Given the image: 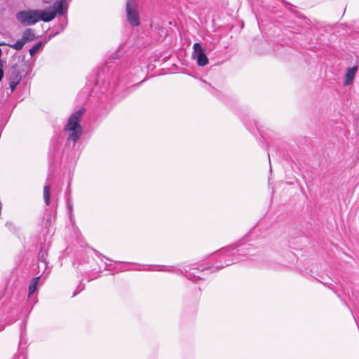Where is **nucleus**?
Masks as SVG:
<instances>
[{
    "mask_svg": "<svg viewBox=\"0 0 359 359\" xmlns=\"http://www.w3.org/2000/svg\"><path fill=\"white\" fill-rule=\"evenodd\" d=\"M55 11L50 12L41 10L23 11L16 14V19L23 25H30L36 23L39 20L49 22L55 18Z\"/></svg>",
    "mask_w": 359,
    "mask_h": 359,
    "instance_id": "1",
    "label": "nucleus"
},
{
    "mask_svg": "<svg viewBox=\"0 0 359 359\" xmlns=\"http://www.w3.org/2000/svg\"><path fill=\"white\" fill-rule=\"evenodd\" d=\"M84 113V109H79L73 113L68 119L65 130L70 132L69 139L76 142L82 133V128L79 121Z\"/></svg>",
    "mask_w": 359,
    "mask_h": 359,
    "instance_id": "2",
    "label": "nucleus"
},
{
    "mask_svg": "<svg viewBox=\"0 0 359 359\" xmlns=\"http://www.w3.org/2000/svg\"><path fill=\"white\" fill-rule=\"evenodd\" d=\"M193 57L196 59L197 64L203 67L208 63V59L205 53V50L200 43H195L193 46Z\"/></svg>",
    "mask_w": 359,
    "mask_h": 359,
    "instance_id": "3",
    "label": "nucleus"
},
{
    "mask_svg": "<svg viewBox=\"0 0 359 359\" xmlns=\"http://www.w3.org/2000/svg\"><path fill=\"white\" fill-rule=\"evenodd\" d=\"M126 12L128 22L135 25V0H128L126 3Z\"/></svg>",
    "mask_w": 359,
    "mask_h": 359,
    "instance_id": "4",
    "label": "nucleus"
},
{
    "mask_svg": "<svg viewBox=\"0 0 359 359\" xmlns=\"http://www.w3.org/2000/svg\"><path fill=\"white\" fill-rule=\"evenodd\" d=\"M357 71H358L357 66H354L351 68L347 69L346 74H345V78H344V85L345 86H348L352 83V81H353V79L355 76Z\"/></svg>",
    "mask_w": 359,
    "mask_h": 359,
    "instance_id": "5",
    "label": "nucleus"
},
{
    "mask_svg": "<svg viewBox=\"0 0 359 359\" xmlns=\"http://www.w3.org/2000/svg\"><path fill=\"white\" fill-rule=\"evenodd\" d=\"M21 80V76L17 70H13L10 76L9 86L13 92Z\"/></svg>",
    "mask_w": 359,
    "mask_h": 359,
    "instance_id": "6",
    "label": "nucleus"
},
{
    "mask_svg": "<svg viewBox=\"0 0 359 359\" xmlns=\"http://www.w3.org/2000/svg\"><path fill=\"white\" fill-rule=\"evenodd\" d=\"M35 38V34L32 29H26L22 33V39L25 43L32 41L34 40Z\"/></svg>",
    "mask_w": 359,
    "mask_h": 359,
    "instance_id": "7",
    "label": "nucleus"
},
{
    "mask_svg": "<svg viewBox=\"0 0 359 359\" xmlns=\"http://www.w3.org/2000/svg\"><path fill=\"white\" fill-rule=\"evenodd\" d=\"M25 44V41L22 39V38L19 40H18L15 43L13 44H10V43H6L5 42H1L0 43V46H10L11 48L15 49V50H21L24 45Z\"/></svg>",
    "mask_w": 359,
    "mask_h": 359,
    "instance_id": "8",
    "label": "nucleus"
},
{
    "mask_svg": "<svg viewBox=\"0 0 359 359\" xmlns=\"http://www.w3.org/2000/svg\"><path fill=\"white\" fill-rule=\"evenodd\" d=\"M50 187L46 185L43 187V199L46 205L50 204Z\"/></svg>",
    "mask_w": 359,
    "mask_h": 359,
    "instance_id": "9",
    "label": "nucleus"
},
{
    "mask_svg": "<svg viewBox=\"0 0 359 359\" xmlns=\"http://www.w3.org/2000/svg\"><path fill=\"white\" fill-rule=\"evenodd\" d=\"M8 316H0V331L4 329L6 324L12 322L8 319Z\"/></svg>",
    "mask_w": 359,
    "mask_h": 359,
    "instance_id": "10",
    "label": "nucleus"
},
{
    "mask_svg": "<svg viewBox=\"0 0 359 359\" xmlns=\"http://www.w3.org/2000/svg\"><path fill=\"white\" fill-rule=\"evenodd\" d=\"M42 46L41 42H38L29 49V54L33 56Z\"/></svg>",
    "mask_w": 359,
    "mask_h": 359,
    "instance_id": "11",
    "label": "nucleus"
},
{
    "mask_svg": "<svg viewBox=\"0 0 359 359\" xmlns=\"http://www.w3.org/2000/svg\"><path fill=\"white\" fill-rule=\"evenodd\" d=\"M36 289V285L34 284H30L29 286V295L30 296L32 294H33Z\"/></svg>",
    "mask_w": 359,
    "mask_h": 359,
    "instance_id": "12",
    "label": "nucleus"
},
{
    "mask_svg": "<svg viewBox=\"0 0 359 359\" xmlns=\"http://www.w3.org/2000/svg\"><path fill=\"white\" fill-rule=\"evenodd\" d=\"M56 11L60 14V15H62L64 11L62 10V4L61 2L58 3V4L57 5V7H56Z\"/></svg>",
    "mask_w": 359,
    "mask_h": 359,
    "instance_id": "13",
    "label": "nucleus"
},
{
    "mask_svg": "<svg viewBox=\"0 0 359 359\" xmlns=\"http://www.w3.org/2000/svg\"><path fill=\"white\" fill-rule=\"evenodd\" d=\"M39 277H35L32 279V284H34V285H37L39 280Z\"/></svg>",
    "mask_w": 359,
    "mask_h": 359,
    "instance_id": "14",
    "label": "nucleus"
},
{
    "mask_svg": "<svg viewBox=\"0 0 359 359\" xmlns=\"http://www.w3.org/2000/svg\"><path fill=\"white\" fill-rule=\"evenodd\" d=\"M135 25L136 26H137L139 25V21H138V19L136 17V22H135Z\"/></svg>",
    "mask_w": 359,
    "mask_h": 359,
    "instance_id": "15",
    "label": "nucleus"
}]
</instances>
